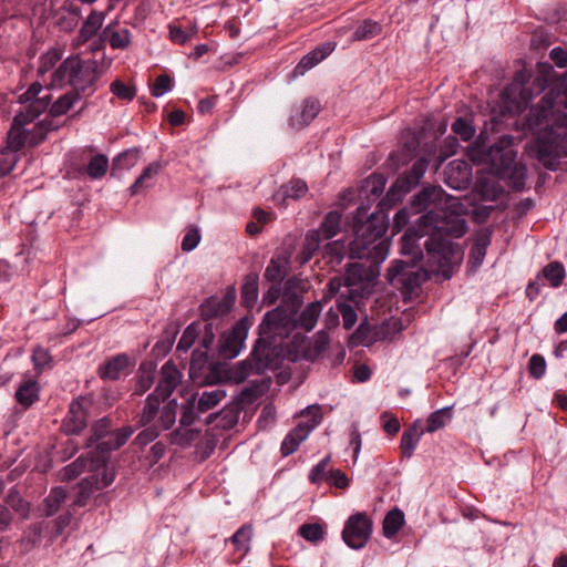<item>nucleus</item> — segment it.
Listing matches in <instances>:
<instances>
[{"label": "nucleus", "mask_w": 567, "mask_h": 567, "mask_svg": "<svg viewBox=\"0 0 567 567\" xmlns=\"http://www.w3.org/2000/svg\"><path fill=\"white\" fill-rule=\"evenodd\" d=\"M166 399H162L158 394L151 393L145 400L142 412L137 415V425L147 426L156 420L159 414V405Z\"/></svg>", "instance_id": "nucleus-27"}, {"label": "nucleus", "mask_w": 567, "mask_h": 567, "mask_svg": "<svg viewBox=\"0 0 567 567\" xmlns=\"http://www.w3.org/2000/svg\"><path fill=\"white\" fill-rule=\"evenodd\" d=\"M321 310V302L315 301L309 303L297 319L281 308L268 311L258 326L259 338L249 358L231 368L230 379L240 383L250 375H259L268 369L277 368L281 361L282 341L293 328L311 331L317 324Z\"/></svg>", "instance_id": "nucleus-2"}, {"label": "nucleus", "mask_w": 567, "mask_h": 567, "mask_svg": "<svg viewBox=\"0 0 567 567\" xmlns=\"http://www.w3.org/2000/svg\"><path fill=\"white\" fill-rule=\"evenodd\" d=\"M103 21H104V13L97 12V11H92L81 27V30H80L81 38L84 41L93 38L97 33L100 28L102 27Z\"/></svg>", "instance_id": "nucleus-44"}, {"label": "nucleus", "mask_w": 567, "mask_h": 567, "mask_svg": "<svg viewBox=\"0 0 567 567\" xmlns=\"http://www.w3.org/2000/svg\"><path fill=\"white\" fill-rule=\"evenodd\" d=\"M51 102V95L45 94L40 96V94L28 104L24 110L18 112L17 114H22L24 118V123H31L34 121L40 114L48 110Z\"/></svg>", "instance_id": "nucleus-39"}, {"label": "nucleus", "mask_w": 567, "mask_h": 567, "mask_svg": "<svg viewBox=\"0 0 567 567\" xmlns=\"http://www.w3.org/2000/svg\"><path fill=\"white\" fill-rule=\"evenodd\" d=\"M545 105H536L532 106L525 117V122L523 123V128L525 131H534L539 127L548 116V112L550 109V104L543 99Z\"/></svg>", "instance_id": "nucleus-40"}, {"label": "nucleus", "mask_w": 567, "mask_h": 567, "mask_svg": "<svg viewBox=\"0 0 567 567\" xmlns=\"http://www.w3.org/2000/svg\"><path fill=\"white\" fill-rule=\"evenodd\" d=\"M329 334L321 330L316 333L312 344L307 350V357L310 359L319 358L329 346Z\"/></svg>", "instance_id": "nucleus-55"}, {"label": "nucleus", "mask_w": 567, "mask_h": 567, "mask_svg": "<svg viewBox=\"0 0 567 567\" xmlns=\"http://www.w3.org/2000/svg\"><path fill=\"white\" fill-rule=\"evenodd\" d=\"M161 168L162 165L159 162H153L147 167H145L135 183L131 186V194L136 195L142 189L150 187L148 181L155 177L159 173Z\"/></svg>", "instance_id": "nucleus-45"}, {"label": "nucleus", "mask_w": 567, "mask_h": 567, "mask_svg": "<svg viewBox=\"0 0 567 567\" xmlns=\"http://www.w3.org/2000/svg\"><path fill=\"white\" fill-rule=\"evenodd\" d=\"M423 434L424 430L419 420L403 432L400 443V450L403 457L410 458L413 455V452Z\"/></svg>", "instance_id": "nucleus-25"}, {"label": "nucleus", "mask_w": 567, "mask_h": 567, "mask_svg": "<svg viewBox=\"0 0 567 567\" xmlns=\"http://www.w3.org/2000/svg\"><path fill=\"white\" fill-rule=\"evenodd\" d=\"M182 373L172 362H166L161 370V379L153 393L158 394L162 399L171 396L178 385Z\"/></svg>", "instance_id": "nucleus-20"}, {"label": "nucleus", "mask_w": 567, "mask_h": 567, "mask_svg": "<svg viewBox=\"0 0 567 567\" xmlns=\"http://www.w3.org/2000/svg\"><path fill=\"white\" fill-rule=\"evenodd\" d=\"M307 411L308 414L311 415V423H299L296 427L289 431L280 447L284 456H288L296 452L299 445L308 437L310 432L320 423L321 413L319 406L308 408Z\"/></svg>", "instance_id": "nucleus-12"}, {"label": "nucleus", "mask_w": 567, "mask_h": 567, "mask_svg": "<svg viewBox=\"0 0 567 567\" xmlns=\"http://www.w3.org/2000/svg\"><path fill=\"white\" fill-rule=\"evenodd\" d=\"M173 87V80L169 75L167 74H161L158 75L152 87H151V92H152V95L155 96V97H158V96H162L163 94H165L166 92H169Z\"/></svg>", "instance_id": "nucleus-61"}, {"label": "nucleus", "mask_w": 567, "mask_h": 567, "mask_svg": "<svg viewBox=\"0 0 567 567\" xmlns=\"http://www.w3.org/2000/svg\"><path fill=\"white\" fill-rule=\"evenodd\" d=\"M332 50L333 48L330 45V43L315 49L300 60V62L295 68V73L300 75L305 74L308 70L312 69L315 65L326 59L332 52Z\"/></svg>", "instance_id": "nucleus-30"}, {"label": "nucleus", "mask_w": 567, "mask_h": 567, "mask_svg": "<svg viewBox=\"0 0 567 567\" xmlns=\"http://www.w3.org/2000/svg\"><path fill=\"white\" fill-rule=\"evenodd\" d=\"M419 262L395 260L388 270V280L394 288L404 292H413L425 279L424 272L417 268Z\"/></svg>", "instance_id": "nucleus-7"}, {"label": "nucleus", "mask_w": 567, "mask_h": 567, "mask_svg": "<svg viewBox=\"0 0 567 567\" xmlns=\"http://www.w3.org/2000/svg\"><path fill=\"white\" fill-rule=\"evenodd\" d=\"M138 157V148H128L113 159V169H130L136 165Z\"/></svg>", "instance_id": "nucleus-53"}, {"label": "nucleus", "mask_w": 567, "mask_h": 567, "mask_svg": "<svg viewBox=\"0 0 567 567\" xmlns=\"http://www.w3.org/2000/svg\"><path fill=\"white\" fill-rule=\"evenodd\" d=\"M203 412L197 410V402L195 398H190L186 401V404L183 405V411L181 415L179 423L182 426L187 427L195 423L199 415Z\"/></svg>", "instance_id": "nucleus-56"}, {"label": "nucleus", "mask_w": 567, "mask_h": 567, "mask_svg": "<svg viewBox=\"0 0 567 567\" xmlns=\"http://www.w3.org/2000/svg\"><path fill=\"white\" fill-rule=\"evenodd\" d=\"M16 399L25 409L30 408L39 400V388L37 381L33 379L23 380L16 392Z\"/></svg>", "instance_id": "nucleus-34"}, {"label": "nucleus", "mask_w": 567, "mask_h": 567, "mask_svg": "<svg viewBox=\"0 0 567 567\" xmlns=\"http://www.w3.org/2000/svg\"><path fill=\"white\" fill-rule=\"evenodd\" d=\"M522 135L515 137L512 135H502L484 153L483 161L488 163L492 169L499 177L508 176L512 179L514 189H522L524 186L525 174L517 167V152L513 148L516 141H520Z\"/></svg>", "instance_id": "nucleus-5"}, {"label": "nucleus", "mask_w": 567, "mask_h": 567, "mask_svg": "<svg viewBox=\"0 0 567 567\" xmlns=\"http://www.w3.org/2000/svg\"><path fill=\"white\" fill-rule=\"evenodd\" d=\"M332 50L333 48L330 45V43L315 49L300 60V62L295 68V73L300 75L305 74L308 70L312 69L315 65L326 59L332 52Z\"/></svg>", "instance_id": "nucleus-28"}, {"label": "nucleus", "mask_w": 567, "mask_h": 567, "mask_svg": "<svg viewBox=\"0 0 567 567\" xmlns=\"http://www.w3.org/2000/svg\"><path fill=\"white\" fill-rule=\"evenodd\" d=\"M332 50L333 48L330 45V43L315 49L300 60V62L295 68V73L300 75L305 74L308 70L312 69L315 65L326 59L332 52Z\"/></svg>", "instance_id": "nucleus-29"}, {"label": "nucleus", "mask_w": 567, "mask_h": 567, "mask_svg": "<svg viewBox=\"0 0 567 567\" xmlns=\"http://www.w3.org/2000/svg\"><path fill=\"white\" fill-rule=\"evenodd\" d=\"M445 183L454 189L466 188L472 178V168L465 161H452L444 171Z\"/></svg>", "instance_id": "nucleus-16"}, {"label": "nucleus", "mask_w": 567, "mask_h": 567, "mask_svg": "<svg viewBox=\"0 0 567 567\" xmlns=\"http://www.w3.org/2000/svg\"><path fill=\"white\" fill-rule=\"evenodd\" d=\"M87 412L79 401H72L62 426L66 434H79L86 427Z\"/></svg>", "instance_id": "nucleus-22"}, {"label": "nucleus", "mask_w": 567, "mask_h": 567, "mask_svg": "<svg viewBox=\"0 0 567 567\" xmlns=\"http://www.w3.org/2000/svg\"><path fill=\"white\" fill-rule=\"evenodd\" d=\"M427 165L429 162L425 158L417 159L412 165L411 169L406 172L405 176L398 179L395 186L401 184L400 187L404 188V192L410 190V188L416 185L423 177L425 171L427 169Z\"/></svg>", "instance_id": "nucleus-36"}, {"label": "nucleus", "mask_w": 567, "mask_h": 567, "mask_svg": "<svg viewBox=\"0 0 567 567\" xmlns=\"http://www.w3.org/2000/svg\"><path fill=\"white\" fill-rule=\"evenodd\" d=\"M133 362L125 353H120L109 359L104 364L99 368V375L102 380L115 381L122 374H128Z\"/></svg>", "instance_id": "nucleus-18"}, {"label": "nucleus", "mask_w": 567, "mask_h": 567, "mask_svg": "<svg viewBox=\"0 0 567 567\" xmlns=\"http://www.w3.org/2000/svg\"><path fill=\"white\" fill-rule=\"evenodd\" d=\"M24 118L22 114H16L8 132L6 150L18 153L25 145H29V130L24 128Z\"/></svg>", "instance_id": "nucleus-21"}, {"label": "nucleus", "mask_w": 567, "mask_h": 567, "mask_svg": "<svg viewBox=\"0 0 567 567\" xmlns=\"http://www.w3.org/2000/svg\"><path fill=\"white\" fill-rule=\"evenodd\" d=\"M491 244V234L486 230L480 231L474 239V243L470 250V259L468 262L474 267L481 266L488 245Z\"/></svg>", "instance_id": "nucleus-33"}, {"label": "nucleus", "mask_w": 567, "mask_h": 567, "mask_svg": "<svg viewBox=\"0 0 567 567\" xmlns=\"http://www.w3.org/2000/svg\"><path fill=\"white\" fill-rule=\"evenodd\" d=\"M542 274L554 288H557L563 284L565 278V268L561 262L553 261L543 268Z\"/></svg>", "instance_id": "nucleus-51"}, {"label": "nucleus", "mask_w": 567, "mask_h": 567, "mask_svg": "<svg viewBox=\"0 0 567 567\" xmlns=\"http://www.w3.org/2000/svg\"><path fill=\"white\" fill-rule=\"evenodd\" d=\"M248 330V320L240 319L229 331L221 332L218 342L214 344L217 359L226 361L236 358L245 346Z\"/></svg>", "instance_id": "nucleus-9"}, {"label": "nucleus", "mask_w": 567, "mask_h": 567, "mask_svg": "<svg viewBox=\"0 0 567 567\" xmlns=\"http://www.w3.org/2000/svg\"><path fill=\"white\" fill-rule=\"evenodd\" d=\"M18 159V153L3 148L0 154V173L9 174L14 168Z\"/></svg>", "instance_id": "nucleus-62"}, {"label": "nucleus", "mask_w": 567, "mask_h": 567, "mask_svg": "<svg viewBox=\"0 0 567 567\" xmlns=\"http://www.w3.org/2000/svg\"><path fill=\"white\" fill-rule=\"evenodd\" d=\"M226 393L224 390L204 391L197 402V410L206 413L214 409L224 398Z\"/></svg>", "instance_id": "nucleus-48"}, {"label": "nucleus", "mask_w": 567, "mask_h": 567, "mask_svg": "<svg viewBox=\"0 0 567 567\" xmlns=\"http://www.w3.org/2000/svg\"><path fill=\"white\" fill-rule=\"evenodd\" d=\"M329 463L330 456H326L321 460L317 465H315L309 473V481L313 484H318L323 480L327 481V476L329 475Z\"/></svg>", "instance_id": "nucleus-59"}, {"label": "nucleus", "mask_w": 567, "mask_h": 567, "mask_svg": "<svg viewBox=\"0 0 567 567\" xmlns=\"http://www.w3.org/2000/svg\"><path fill=\"white\" fill-rule=\"evenodd\" d=\"M92 153V148L84 151L81 162H74L72 164L75 177L87 176L90 179H101L105 176L109 169L107 156Z\"/></svg>", "instance_id": "nucleus-13"}, {"label": "nucleus", "mask_w": 567, "mask_h": 567, "mask_svg": "<svg viewBox=\"0 0 567 567\" xmlns=\"http://www.w3.org/2000/svg\"><path fill=\"white\" fill-rule=\"evenodd\" d=\"M308 186L305 181L296 178L291 179L288 184L282 185L274 199L276 202H285L288 198L299 199L306 195Z\"/></svg>", "instance_id": "nucleus-35"}, {"label": "nucleus", "mask_w": 567, "mask_h": 567, "mask_svg": "<svg viewBox=\"0 0 567 567\" xmlns=\"http://www.w3.org/2000/svg\"><path fill=\"white\" fill-rule=\"evenodd\" d=\"M529 374L535 379H542L546 372V361L540 354H533L528 364Z\"/></svg>", "instance_id": "nucleus-63"}, {"label": "nucleus", "mask_w": 567, "mask_h": 567, "mask_svg": "<svg viewBox=\"0 0 567 567\" xmlns=\"http://www.w3.org/2000/svg\"><path fill=\"white\" fill-rule=\"evenodd\" d=\"M386 179L382 174L373 173L369 178H367L360 189V197L365 194L367 195V202L361 203V205L357 208V210L364 206L365 210L368 212L370 209V204L374 203L380 195L383 193V189L385 187ZM373 213L370 215L367 213V217L363 218V221L367 220Z\"/></svg>", "instance_id": "nucleus-24"}, {"label": "nucleus", "mask_w": 567, "mask_h": 567, "mask_svg": "<svg viewBox=\"0 0 567 567\" xmlns=\"http://www.w3.org/2000/svg\"><path fill=\"white\" fill-rule=\"evenodd\" d=\"M454 200L442 187L433 185L423 187L413 196L412 208L416 214H423L417 218L420 230L409 228L401 239V254L408 257L406 261L422 260L423 252L417 241L424 235L429 236L424 243L426 254L439 267H445L460 257L458 246L452 238L462 237L467 226L460 215L454 214Z\"/></svg>", "instance_id": "nucleus-1"}, {"label": "nucleus", "mask_w": 567, "mask_h": 567, "mask_svg": "<svg viewBox=\"0 0 567 567\" xmlns=\"http://www.w3.org/2000/svg\"><path fill=\"white\" fill-rule=\"evenodd\" d=\"M382 32V25L371 19L363 20L353 31L352 41L370 40Z\"/></svg>", "instance_id": "nucleus-42"}, {"label": "nucleus", "mask_w": 567, "mask_h": 567, "mask_svg": "<svg viewBox=\"0 0 567 567\" xmlns=\"http://www.w3.org/2000/svg\"><path fill=\"white\" fill-rule=\"evenodd\" d=\"M177 408V401L174 399L168 401L159 411L158 419L155 424L159 426L161 431L168 430L174 425L176 421Z\"/></svg>", "instance_id": "nucleus-47"}, {"label": "nucleus", "mask_w": 567, "mask_h": 567, "mask_svg": "<svg viewBox=\"0 0 567 567\" xmlns=\"http://www.w3.org/2000/svg\"><path fill=\"white\" fill-rule=\"evenodd\" d=\"M103 37L114 50H124L131 42V32L125 28L117 29L112 25H107L103 31Z\"/></svg>", "instance_id": "nucleus-37"}, {"label": "nucleus", "mask_w": 567, "mask_h": 567, "mask_svg": "<svg viewBox=\"0 0 567 567\" xmlns=\"http://www.w3.org/2000/svg\"><path fill=\"white\" fill-rule=\"evenodd\" d=\"M65 497L66 491L62 486L52 488L48 497L44 499L43 511L45 515H53L60 507L61 503L65 499Z\"/></svg>", "instance_id": "nucleus-52"}, {"label": "nucleus", "mask_w": 567, "mask_h": 567, "mask_svg": "<svg viewBox=\"0 0 567 567\" xmlns=\"http://www.w3.org/2000/svg\"><path fill=\"white\" fill-rule=\"evenodd\" d=\"M332 50L333 48L330 45V43L315 49L300 60V62L295 68V73L300 75L305 74L308 70L312 69L315 65L326 59L332 52Z\"/></svg>", "instance_id": "nucleus-31"}, {"label": "nucleus", "mask_w": 567, "mask_h": 567, "mask_svg": "<svg viewBox=\"0 0 567 567\" xmlns=\"http://www.w3.org/2000/svg\"><path fill=\"white\" fill-rule=\"evenodd\" d=\"M452 132L462 141L468 142L475 135V128L467 117L460 116L452 123Z\"/></svg>", "instance_id": "nucleus-54"}, {"label": "nucleus", "mask_w": 567, "mask_h": 567, "mask_svg": "<svg viewBox=\"0 0 567 567\" xmlns=\"http://www.w3.org/2000/svg\"><path fill=\"white\" fill-rule=\"evenodd\" d=\"M51 355L49 351L40 346L35 347L32 352V362L34 369L40 374L47 365L51 362Z\"/></svg>", "instance_id": "nucleus-60"}, {"label": "nucleus", "mask_w": 567, "mask_h": 567, "mask_svg": "<svg viewBox=\"0 0 567 567\" xmlns=\"http://www.w3.org/2000/svg\"><path fill=\"white\" fill-rule=\"evenodd\" d=\"M394 188V186L392 187ZM383 198L377 206V210L363 221L367 217L364 206L360 207L352 216L353 239L349 244V255L351 258L365 259L369 265L363 262L349 264L343 278L344 286L351 288L363 281H372L379 275V266L389 254V240L384 237L388 229V217L383 212V206L390 196Z\"/></svg>", "instance_id": "nucleus-3"}, {"label": "nucleus", "mask_w": 567, "mask_h": 567, "mask_svg": "<svg viewBox=\"0 0 567 567\" xmlns=\"http://www.w3.org/2000/svg\"><path fill=\"white\" fill-rule=\"evenodd\" d=\"M288 268L289 260L287 257H272L265 270L264 277L275 285H280L288 274Z\"/></svg>", "instance_id": "nucleus-32"}, {"label": "nucleus", "mask_w": 567, "mask_h": 567, "mask_svg": "<svg viewBox=\"0 0 567 567\" xmlns=\"http://www.w3.org/2000/svg\"><path fill=\"white\" fill-rule=\"evenodd\" d=\"M161 433V429L157 424L153 423L152 425H147L145 430L140 432L135 437V443L137 445L144 446L148 443L153 442Z\"/></svg>", "instance_id": "nucleus-64"}, {"label": "nucleus", "mask_w": 567, "mask_h": 567, "mask_svg": "<svg viewBox=\"0 0 567 567\" xmlns=\"http://www.w3.org/2000/svg\"><path fill=\"white\" fill-rule=\"evenodd\" d=\"M216 333L217 327L213 322H193L184 330L176 351L181 353L187 352L196 339H198V346L202 348L212 349L215 344Z\"/></svg>", "instance_id": "nucleus-10"}, {"label": "nucleus", "mask_w": 567, "mask_h": 567, "mask_svg": "<svg viewBox=\"0 0 567 567\" xmlns=\"http://www.w3.org/2000/svg\"><path fill=\"white\" fill-rule=\"evenodd\" d=\"M132 426H124L113 431L111 419L104 416L93 423L91 435L85 440V446L90 447L97 443L96 463H106L112 451L122 447L133 434Z\"/></svg>", "instance_id": "nucleus-6"}, {"label": "nucleus", "mask_w": 567, "mask_h": 567, "mask_svg": "<svg viewBox=\"0 0 567 567\" xmlns=\"http://www.w3.org/2000/svg\"><path fill=\"white\" fill-rule=\"evenodd\" d=\"M321 105L318 99L308 97L302 102L300 110L291 114L289 125L295 130H301L308 125L320 112Z\"/></svg>", "instance_id": "nucleus-23"}, {"label": "nucleus", "mask_w": 567, "mask_h": 567, "mask_svg": "<svg viewBox=\"0 0 567 567\" xmlns=\"http://www.w3.org/2000/svg\"><path fill=\"white\" fill-rule=\"evenodd\" d=\"M372 527V520L365 513H355L348 518L342 532H371Z\"/></svg>", "instance_id": "nucleus-49"}, {"label": "nucleus", "mask_w": 567, "mask_h": 567, "mask_svg": "<svg viewBox=\"0 0 567 567\" xmlns=\"http://www.w3.org/2000/svg\"><path fill=\"white\" fill-rule=\"evenodd\" d=\"M349 249V245L347 246L343 240H334L328 243L322 251V259L324 265L330 269H336V267L340 266L342 260L344 259L347 251Z\"/></svg>", "instance_id": "nucleus-26"}, {"label": "nucleus", "mask_w": 567, "mask_h": 567, "mask_svg": "<svg viewBox=\"0 0 567 567\" xmlns=\"http://www.w3.org/2000/svg\"><path fill=\"white\" fill-rule=\"evenodd\" d=\"M452 408L446 406L431 413L426 420V426L424 433H434L437 430L444 427L449 421L452 420Z\"/></svg>", "instance_id": "nucleus-41"}, {"label": "nucleus", "mask_w": 567, "mask_h": 567, "mask_svg": "<svg viewBox=\"0 0 567 567\" xmlns=\"http://www.w3.org/2000/svg\"><path fill=\"white\" fill-rule=\"evenodd\" d=\"M104 463H96V454L94 453L90 461L83 456H80L73 463L63 468L62 475L64 480L72 481L76 478L82 472H84L87 466H90V468H99Z\"/></svg>", "instance_id": "nucleus-38"}, {"label": "nucleus", "mask_w": 567, "mask_h": 567, "mask_svg": "<svg viewBox=\"0 0 567 567\" xmlns=\"http://www.w3.org/2000/svg\"><path fill=\"white\" fill-rule=\"evenodd\" d=\"M110 91L118 99L130 102L136 95V90L133 85L124 83L122 80H115L110 85Z\"/></svg>", "instance_id": "nucleus-58"}, {"label": "nucleus", "mask_w": 567, "mask_h": 567, "mask_svg": "<svg viewBox=\"0 0 567 567\" xmlns=\"http://www.w3.org/2000/svg\"><path fill=\"white\" fill-rule=\"evenodd\" d=\"M342 216L339 212H329L323 220L321 221L318 229L309 231L308 235V248L319 249L322 240H328L334 237L341 228Z\"/></svg>", "instance_id": "nucleus-14"}, {"label": "nucleus", "mask_w": 567, "mask_h": 567, "mask_svg": "<svg viewBox=\"0 0 567 567\" xmlns=\"http://www.w3.org/2000/svg\"><path fill=\"white\" fill-rule=\"evenodd\" d=\"M80 100V96L76 92L72 90L61 95L49 109L50 114L52 116H61L66 114L75 104L76 101Z\"/></svg>", "instance_id": "nucleus-46"}, {"label": "nucleus", "mask_w": 567, "mask_h": 567, "mask_svg": "<svg viewBox=\"0 0 567 567\" xmlns=\"http://www.w3.org/2000/svg\"><path fill=\"white\" fill-rule=\"evenodd\" d=\"M102 71L95 60H81L78 56L68 58L53 73V82H66L72 91L81 96H91L96 91V83Z\"/></svg>", "instance_id": "nucleus-4"}, {"label": "nucleus", "mask_w": 567, "mask_h": 567, "mask_svg": "<svg viewBox=\"0 0 567 567\" xmlns=\"http://www.w3.org/2000/svg\"><path fill=\"white\" fill-rule=\"evenodd\" d=\"M114 481V474L109 472L106 468H102V472H97L96 475L83 480L80 484V493L78 498L74 501L76 505H85V499L89 497L92 489H102L111 485Z\"/></svg>", "instance_id": "nucleus-19"}, {"label": "nucleus", "mask_w": 567, "mask_h": 567, "mask_svg": "<svg viewBox=\"0 0 567 567\" xmlns=\"http://www.w3.org/2000/svg\"><path fill=\"white\" fill-rule=\"evenodd\" d=\"M258 281L259 277L256 272H250L245 276L241 286V298L247 303H254L258 297Z\"/></svg>", "instance_id": "nucleus-50"}, {"label": "nucleus", "mask_w": 567, "mask_h": 567, "mask_svg": "<svg viewBox=\"0 0 567 567\" xmlns=\"http://www.w3.org/2000/svg\"><path fill=\"white\" fill-rule=\"evenodd\" d=\"M530 156L537 158L546 168H556V146L549 138L537 137L527 145Z\"/></svg>", "instance_id": "nucleus-17"}, {"label": "nucleus", "mask_w": 567, "mask_h": 567, "mask_svg": "<svg viewBox=\"0 0 567 567\" xmlns=\"http://www.w3.org/2000/svg\"><path fill=\"white\" fill-rule=\"evenodd\" d=\"M503 102L504 110L501 111L499 115H494L491 118L489 125L491 131L498 132L501 117H506L507 115L513 118L515 114L523 113L528 105L529 93L526 89L520 85L513 84L509 87H506L503 92ZM488 130V123H485L484 131L481 133V136Z\"/></svg>", "instance_id": "nucleus-8"}, {"label": "nucleus", "mask_w": 567, "mask_h": 567, "mask_svg": "<svg viewBox=\"0 0 567 567\" xmlns=\"http://www.w3.org/2000/svg\"><path fill=\"white\" fill-rule=\"evenodd\" d=\"M154 371L155 365L152 362L141 364L134 391L135 394L142 395L152 386L154 382Z\"/></svg>", "instance_id": "nucleus-43"}, {"label": "nucleus", "mask_w": 567, "mask_h": 567, "mask_svg": "<svg viewBox=\"0 0 567 567\" xmlns=\"http://www.w3.org/2000/svg\"><path fill=\"white\" fill-rule=\"evenodd\" d=\"M404 522V513L395 507L385 515L382 532H399Z\"/></svg>", "instance_id": "nucleus-57"}, {"label": "nucleus", "mask_w": 567, "mask_h": 567, "mask_svg": "<svg viewBox=\"0 0 567 567\" xmlns=\"http://www.w3.org/2000/svg\"><path fill=\"white\" fill-rule=\"evenodd\" d=\"M233 306V299L230 297L225 296L219 299L217 297L208 298L200 306V317L203 319L202 323L213 322L217 327V332L219 331V326L216 322L219 317L227 315Z\"/></svg>", "instance_id": "nucleus-15"}, {"label": "nucleus", "mask_w": 567, "mask_h": 567, "mask_svg": "<svg viewBox=\"0 0 567 567\" xmlns=\"http://www.w3.org/2000/svg\"><path fill=\"white\" fill-rule=\"evenodd\" d=\"M217 360V352L214 347L212 349H204L198 346L192 353L189 367L190 377H204L207 380L219 379L217 373L224 369Z\"/></svg>", "instance_id": "nucleus-11"}]
</instances>
